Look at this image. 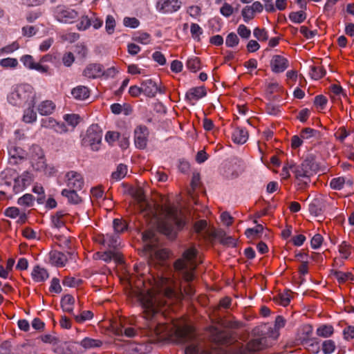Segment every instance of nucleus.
Masks as SVG:
<instances>
[{"instance_id":"1","label":"nucleus","mask_w":354,"mask_h":354,"mask_svg":"<svg viewBox=\"0 0 354 354\" xmlns=\"http://www.w3.org/2000/svg\"><path fill=\"white\" fill-rule=\"evenodd\" d=\"M173 280L167 277H153V281L149 279L147 283L139 281L133 291L139 300L143 310V318L147 321V327L151 334L183 336L185 331L174 324L166 325L158 322L156 317L161 312V307L166 304L165 299H171L177 294L172 288Z\"/></svg>"},{"instance_id":"2","label":"nucleus","mask_w":354,"mask_h":354,"mask_svg":"<svg viewBox=\"0 0 354 354\" xmlns=\"http://www.w3.org/2000/svg\"><path fill=\"white\" fill-rule=\"evenodd\" d=\"M132 194L134 198L141 204V206L146 205L149 210L143 209L145 216L151 214L155 218L158 225V228L160 232L165 234L169 238H173L177 231L180 230L184 225L185 221L181 211L175 207L167 206L161 208L162 218H158L156 209L149 207L145 202V197L143 189L141 187L136 188L133 190Z\"/></svg>"},{"instance_id":"3","label":"nucleus","mask_w":354,"mask_h":354,"mask_svg":"<svg viewBox=\"0 0 354 354\" xmlns=\"http://www.w3.org/2000/svg\"><path fill=\"white\" fill-rule=\"evenodd\" d=\"M37 93L29 84L13 85L6 95L7 102L14 107H23L37 100Z\"/></svg>"},{"instance_id":"4","label":"nucleus","mask_w":354,"mask_h":354,"mask_svg":"<svg viewBox=\"0 0 354 354\" xmlns=\"http://www.w3.org/2000/svg\"><path fill=\"white\" fill-rule=\"evenodd\" d=\"M196 264V251L190 248L184 252L182 259L176 262L174 267L186 281H191L194 279V270Z\"/></svg>"},{"instance_id":"5","label":"nucleus","mask_w":354,"mask_h":354,"mask_svg":"<svg viewBox=\"0 0 354 354\" xmlns=\"http://www.w3.org/2000/svg\"><path fill=\"white\" fill-rule=\"evenodd\" d=\"M30 156L32 166L36 171L43 172L46 176L55 174V168L46 164L44 153L40 147L32 146L30 149Z\"/></svg>"},{"instance_id":"6","label":"nucleus","mask_w":354,"mask_h":354,"mask_svg":"<svg viewBox=\"0 0 354 354\" xmlns=\"http://www.w3.org/2000/svg\"><path fill=\"white\" fill-rule=\"evenodd\" d=\"M102 131L97 124L90 126L82 139V143L85 147H88L92 151H97L100 149Z\"/></svg>"},{"instance_id":"7","label":"nucleus","mask_w":354,"mask_h":354,"mask_svg":"<svg viewBox=\"0 0 354 354\" xmlns=\"http://www.w3.org/2000/svg\"><path fill=\"white\" fill-rule=\"evenodd\" d=\"M318 165L312 157L306 158L300 165H295L293 173L299 180L308 179L316 174Z\"/></svg>"},{"instance_id":"8","label":"nucleus","mask_w":354,"mask_h":354,"mask_svg":"<svg viewBox=\"0 0 354 354\" xmlns=\"http://www.w3.org/2000/svg\"><path fill=\"white\" fill-rule=\"evenodd\" d=\"M78 16L77 11L64 6H59L55 10V17L60 22L72 23Z\"/></svg>"},{"instance_id":"9","label":"nucleus","mask_w":354,"mask_h":354,"mask_svg":"<svg viewBox=\"0 0 354 354\" xmlns=\"http://www.w3.org/2000/svg\"><path fill=\"white\" fill-rule=\"evenodd\" d=\"M181 6L180 0H158L156 8L160 13L167 14L178 11Z\"/></svg>"},{"instance_id":"10","label":"nucleus","mask_w":354,"mask_h":354,"mask_svg":"<svg viewBox=\"0 0 354 354\" xmlns=\"http://www.w3.org/2000/svg\"><path fill=\"white\" fill-rule=\"evenodd\" d=\"M40 127L43 129H52L55 133L62 134L68 131L66 124L59 122L52 117L44 118L40 120Z\"/></svg>"},{"instance_id":"11","label":"nucleus","mask_w":354,"mask_h":354,"mask_svg":"<svg viewBox=\"0 0 354 354\" xmlns=\"http://www.w3.org/2000/svg\"><path fill=\"white\" fill-rule=\"evenodd\" d=\"M271 71L274 73L284 72L289 66V60L282 55H273L270 61Z\"/></svg>"},{"instance_id":"12","label":"nucleus","mask_w":354,"mask_h":354,"mask_svg":"<svg viewBox=\"0 0 354 354\" xmlns=\"http://www.w3.org/2000/svg\"><path fill=\"white\" fill-rule=\"evenodd\" d=\"M149 131L145 126L140 125L134 130V142L137 148L145 149L147 145Z\"/></svg>"},{"instance_id":"13","label":"nucleus","mask_w":354,"mask_h":354,"mask_svg":"<svg viewBox=\"0 0 354 354\" xmlns=\"http://www.w3.org/2000/svg\"><path fill=\"white\" fill-rule=\"evenodd\" d=\"M37 99L33 100L32 103L25 105L23 110L21 120L26 124H32L37 120V113L35 109Z\"/></svg>"},{"instance_id":"14","label":"nucleus","mask_w":354,"mask_h":354,"mask_svg":"<svg viewBox=\"0 0 354 354\" xmlns=\"http://www.w3.org/2000/svg\"><path fill=\"white\" fill-rule=\"evenodd\" d=\"M66 183L68 187L75 190H80L82 188L84 180L82 175L74 171H71L66 174Z\"/></svg>"},{"instance_id":"15","label":"nucleus","mask_w":354,"mask_h":354,"mask_svg":"<svg viewBox=\"0 0 354 354\" xmlns=\"http://www.w3.org/2000/svg\"><path fill=\"white\" fill-rule=\"evenodd\" d=\"M194 230L204 238L213 239V234H211V231H216L217 230L208 225L206 221L201 220L195 223Z\"/></svg>"},{"instance_id":"16","label":"nucleus","mask_w":354,"mask_h":354,"mask_svg":"<svg viewBox=\"0 0 354 354\" xmlns=\"http://www.w3.org/2000/svg\"><path fill=\"white\" fill-rule=\"evenodd\" d=\"M49 263L57 267L64 266L68 261L67 256L59 251H51L48 254Z\"/></svg>"},{"instance_id":"17","label":"nucleus","mask_w":354,"mask_h":354,"mask_svg":"<svg viewBox=\"0 0 354 354\" xmlns=\"http://www.w3.org/2000/svg\"><path fill=\"white\" fill-rule=\"evenodd\" d=\"M142 93L148 97H154L158 92L162 91L158 85L151 80H147L142 83Z\"/></svg>"},{"instance_id":"18","label":"nucleus","mask_w":354,"mask_h":354,"mask_svg":"<svg viewBox=\"0 0 354 354\" xmlns=\"http://www.w3.org/2000/svg\"><path fill=\"white\" fill-rule=\"evenodd\" d=\"M86 77L95 79L102 76L103 67L98 64H92L86 66L83 72Z\"/></svg>"},{"instance_id":"19","label":"nucleus","mask_w":354,"mask_h":354,"mask_svg":"<svg viewBox=\"0 0 354 354\" xmlns=\"http://www.w3.org/2000/svg\"><path fill=\"white\" fill-rule=\"evenodd\" d=\"M94 258L96 259H102L105 262H109L112 259L117 263L122 262L121 255L118 252L106 251L103 252H97L94 254Z\"/></svg>"},{"instance_id":"20","label":"nucleus","mask_w":354,"mask_h":354,"mask_svg":"<svg viewBox=\"0 0 354 354\" xmlns=\"http://www.w3.org/2000/svg\"><path fill=\"white\" fill-rule=\"evenodd\" d=\"M100 243L109 248H117L120 244V240L118 235L115 234H106L102 237H99L97 240Z\"/></svg>"},{"instance_id":"21","label":"nucleus","mask_w":354,"mask_h":354,"mask_svg":"<svg viewBox=\"0 0 354 354\" xmlns=\"http://www.w3.org/2000/svg\"><path fill=\"white\" fill-rule=\"evenodd\" d=\"M32 280L37 283L44 282L49 277L48 270L39 266H35L31 272Z\"/></svg>"},{"instance_id":"22","label":"nucleus","mask_w":354,"mask_h":354,"mask_svg":"<svg viewBox=\"0 0 354 354\" xmlns=\"http://www.w3.org/2000/svg\"><path fill=\"white\" fill-rule=\"evenodd\" d=\"M75 344L80 346L84 350H90L101 347L103 342L99 339H93L87 337L80 342H75Z\"/></svg>"},{"instance_id":"23","label":"nucleus","mask_w":354,"mask_h":354,"mask_svg":"<svg viewBox=\"0 0 354 354\" xmlns=\"http://www.w3.org/2000/svg\"><path fill=\"white\" fill-rule=\"evenodd\" d=\"M211 234H213V239H218L224 245L232 247L236 245V239L232 236H226L225 233L222 230L211 231Z\"/></svg>"},{"instance_id":"24","label":"nucleus","mask_w":354,"mask_h":354,"mask_svg":"<svg viewBox=\"0 0 354 354\" xmlns=\"http://www.w3.org/2000/svg\"><path fill=\"white\" fill-rule=\"evenodd\" d=\"M55 109V104L51 100L42 101L37 106V110L41 115H49L54 112Z\"/></svg>"},{"instance_id":"25","label":"nucleus","mask_w":354,"mask_h":354,"mask_svg":"<svg viewBox=\"0 0 354 354\" xmlns=\"http://www.w3.org/2000/svg\"><path fill=\"white\" fill-rule=\"evenodd\" d=\"M232 138L236 144H244L248 139V132L244 128L236 127L232 133Z\"/></svg>"},{"instance_id":"26","label":"nucleus","mask_w":354,"mask_h":354,"mask_svg":"<svg viewBox=\"0 0 354 354\" xmlns=\"http://www.w3.org/2000/svg\"><path fill=\"white\" fill-rule=\"evenodd\" d=\"M71 95L77 100H85L90 95V91L85 86H77L71 90Z\"/></svg>"},{"instance_id":"27","label":"nucleus","mask_w":354,"mask_h":354,"mask_svg":"<svg viewBox=\"0 0 354 354\" xmlns=\"http://www.w3.org/2000/svg\"><path fill=\"white\" fill-rule=\"evenodd\" d=\"M353 184L352 180L349 178L338 177L331 180L330 185L332 189L339 190L345 187H351Z\"/></svg>"},{"instance_id":"28","label":"nucleus","mask_w":354,"mask_h":354,"mask_svg":"<svg viewBox=\"0 0 354 354\" xmlns=\"http://www.w3.org/2000/svg\"><path fill=\"white\" fill-rule=\"evenodd\" d=\"M205 94L206 93L203 87H196L189 89L186 93L185 97L188 101L192 102L201 99Z\"/></svg>"},{"instance_id":"29","label":"nucleus","mask_w":354,"mask_h":354,"mask_svg":"<svg viewBox=\"0 0 354 354\" xmlns=\"http://www.w3.org/2000/svg\"><path fill=\"white\" fill-rule=\"evenodd\" d=\"M74 304L75 298L70 295L64 296L61 300V305L63 310L71 314L73 312Z\"/></svg>"},{"instance_id":"30","label":"nucleus","mask_w":354,"mask_h":354,"mask_svg":"<svg viewBox=\"0 0 354 354\" xmlns=\"http://www.w3.org/2000/svg\"><path fill=\"white\" fill-rule=\"evenodd\" d=\"M285 324V319L281 316H277L274 322V327L270 331V337H271L273 339H277L279 335V330L281 328H283Z\"/></svg>"},{"instance_id":"31","label":"nucleus","mask_w":354,"mask_h":354,"mask_svg":"<svg viewBox=\"0 0 354 354\" xmlns=\"http://www.w3.org/2000/svg\"><path fill=\"white\" fill-rule=\"evenodd\" d=\"M266 339L264 337L257 338L252 340L248 345V349L251 351H257L266 346Z\"/></svg>"},{"instance_id":"32","label":"nucleus","mask_w":354,"mask_h":354,"mask_svg":"<svg viewBox=\"0 0 354 354\" xmlns=\"http://www.w3.org/2000/svg\"><path fill=\"white\" fill-rule=\"evenodd\" d=\"M62 195L67 198L68 202L71 203L78 204L81 201V198L74 189L73 190L64 189L62 192Z\"/></svg>"},{"instance_id":"33","label":"nucleus","mask_w":354,"mask_h":354,"mask_svg":"<svg viewBox=\"0 0 354 354\" xmlns=\"http://www.w3.org/2000/svg\"><path fill=\"white\" fill-rule=\"evenodd\" d=\"M334 328L332 325L323 324L317 328V335L322 337H328L333 335Z\"/></svg>"},{"instance_id":"34","label":"nucleus","mask_w":354,"mask_h":354,"mask_svg":"<svg viewBox=\"0 0 354 354\" xmlns=\"http://www.w3.org/2000/svg\"><path fill=\"white\" fill-rule=\"evenodd\" d=\"M127 174V167L120 164L115 171L112 173L111 177L114 180L118 181L122 179Z\"/></svg>"},{"instance_id":"35","label":"nucleus","mask_w":354,"mask_h":354,"mask_svg":"<svg viewBox=\"0 0 354 354\" xmlns=\"http://www.w3.org/2000/svg\"><path fill=\"white\" fill-rule=\"evenodd\" d=\"M35 198L30 194H26L18 198L17 204L24 207H32L34 204Z\"/></svg>"},{"instance_id":"36","label":"nucleus","mask_w":354,"mask_h":354,"mask_svg":"<svg viewBox=\"0 0 354 354\" xmlns=\"http://www.w3.org/2000/svg\"><path fill=\"white\" fill-rule=\"evenodd\" d=\"M133 39L135 41L140 43L143 45L149 44L151 42V36L149 34L144 32H137L134 33Z\"/></svg>"},{"instance_id":"37","label":"nucleus","mask_w":354,"mask_h":354,"mask_svg":"<svg viewBox=\"0 0 354 354\" xmlns=\"http://www.w3.org/2000/svg\"><path fill=\"white\" fill-rule=\"evenodd\" d=\"M323 206L319 199H315L309 205V211L311 214L318 216L323 212Z\"/></svg>"},{"instance_id":"38","label":"nucleus","mask_w":354,"mask_h":354,"mask_svg":"<svg viewBox=\"0 0 354 354\" xmlns=\"http://www.w3.org/2000/svg\"><path fill=\"white\" fill-rule=\"evenodd\" d=\"M18 64L19 62L16 58L7 57L0 59V66L3 68H15Z\"/></svg>"},{"instance_id":"39","label":"nucleus","mask_w":354,"mask_h":354,"mask_svg":"<svg viewBox=\"0 0 354 354\" xmlns=\"http://www.w3.org/2000/svg\"><path fill=\"white\" fill-rule=\"evenodd\" d=\"M116 21L112 15H107L105 21V30L108 35H112L115 32Z\"/></svg>"},{"instance_id":"40","label":"nucleus","mask_w":354,"mask_h":354,"mask_svg":"<svg viewBox=\"0 0 354 354\" xmlns=\"http://www.w3.org/2000/svg\"><path fill=\"white\" fill-rule=\"evenodd\" d=\"M291 295L292 292L287 290L280 294L279 297L276 298V301L283 306H287L290 302L292 298Z\"/></svg>"},{"instance_id":"41","label":"nucleus","mask_w":354,"mask_h":354,"mask_svg":"<svg viewBox=\"0 0 354 354\" xmlns=\"http://www.w3.org/2000/svg\"><path fill=\"white\" fill-rule=\"evenodd\" d=\"M318 135V131L311 128L304 129L300 133V136L304 140H308L313 138H317Z\"/></svg>"},{"instance_id":"42","label":"nucleus","mask_w":354,"mask_h":354,"mask_svg":"<svg viewBox=\"0 0 354 354\" xmlns=\"http://www.w3.org/2000/svg\"><path fill=\"white\" fill-rule=\"evenodd\" d=\"M351 246L346 241H342L339 245V252L342 259H346L351 254Z\"/></svg>"},{"instance_id":"43","label":"nucleus","mask_w":354,"mask_h":354,"mask_svg":"<svg viewBox=\"0 0 354 354\" xmlns=\"http://www.w3.org/2000/svg\"><path fill=\"white\" fill-rule=\"evenodd\" d=\"M187 68L193 72H196L201 68L200 60L198 57H192L189 58L186 63Z\"/></svg>"},{"instance_id":"44","label":"nucleus","mask_w":354,"mask_h":354,"mask_svg":"<svg viewBox=\"0 0 354 354\" xmlns=\"http://www.w3.org/2000/svg\"><path fill=\"white\" fill-rule=\"evenodd\" d=\"M289 18L292 22L300 24L306 19V15L304 10H300L290 13Z\"/></svg>"},{"instance_id":"45","label":"nucleus","mask_w":354,"mask_h":354,"mask_svg":"<svg viewBox=\"0 0 354 354\" xmlns=\"http://www.w3.org/2000/svg\"><path fill=\"white\" fill-rule=\"evenodd\" d=\"M63 118L73 129L80 122V117L76 114H66L64 115Z\"/></svg>"},{"instance_id":"46","label":"nucleus","mask_w":354,"mask_h":354,"mask_svg":"<svg viewBox=\"0 0 354 354\" xmlns=\"http://www.w3.org/2000/svg\"><path fill=\"white\" fill-rule=\"evenodd\" d=\"M19 45L17 41L12 42L11 44L7 45L0 48V57L4 55L11 54L17 49H19Z\"/></svg>"},{"instance_id":"47","label":"nucleus","mask_w":354,"mask_h":354,"mask_svg":"<svg viewBox=\"0 0 354 354\" xmlns=\"http://www.w3.org/2000/svg\"><path fill=\"white\" fill-rule=\"evenodd\" d=\"M185 354H209V353L202 350L198 344L192 343L186 347Z\"/></svg>"},{"instance_id":"48","label":"nucleus","mask_w":354,"mask_h":354,"mask_svg":"<svg viewBox=\"0 0 354 354\" xmlns=\"http://www.w3.org/2000/svg\"><path fill=\"white\" fill-rule=\"evenodd\" d=\"M335 343L331 339L325 340L322 343V349L324 354H331L335 349Z\"/></svg>"},{"instance_id":"49","label":"nucleus","mask_w":354,"mask_h":354,"mask_svg":"<svg viewBox=\"0 0 354 354\" xmlns=\"http://www.w3.org/2000/svg\"><path fill=\"white\" fill-rule=\"evenodd\" d=\"M296 258L298 261L302 262V264L299 266V272L301 274H306L308 272V261L306 260V255L304 254H298L296 255Z\"/></svg>"},{"instance_id":"50","label":"nucleus","mask_w":354,"mask_h":354,"mask_svg":"<svg viewBox=\"0 0 354 354\" xmlns=\"http://www.w3.org/2000/svg\"><path fill=\"white\" fill-rule=\"evenodd\" d=\"M239 43V39L234 32H230L227 35L225 39L227 46L232 48L237 46Z\"/></svg>"},{"instance_id":"51","label":"nucleus","mask_w":354,"mask_h":354,"mask_svg":"<svg viewBox=\"0 0 354 354\" xmlns=\"http://www.w3.org/2000/svg\"><path fill=\"white\" fill-rule=\"evenodd\" d=\"M263 227L261 225H257L254 228H248L245 230V235L248 238L253 239L256 237L259 234L261 233Z\"/></svg>"},{"instance_id":"52","label":"nucleus","mask_w":354,"mask_h":354,"mask_svg":"<svg viewBox=\"0 0 354 354\" xmlns=\"http://www.w3.org/2000/svg\"><path fill=\"white\" fill-rule=\"evenodd\" d=\"M253 35L260 41H266L268 39V35L266 30L261 29L259 28H256L254 29Z\"/></svg>"},{"instance_id":"53","label":"nucleus","mask_w":354,"mask_h":354,"mask_svg":"<svg viewBox=\"0 0 354 354\" xmlns=\"http://www.w3.org/2000/svg\"><path fill=\"white\" fill-rule=\"evenodd\" d=\"M20 60L23 63L24 66L30 70H32L36 64V62H34L32 56L29 55L22 56Z\"/></svg>"},{"instance_id":"54","label":"nucleus","mask_w":354,"mask_h":354,"mask_svg":"<svg viewBox=\"0 0 354 354\" xmlns=\"http://www.w3.org/2000/svg\"><path fill=\"white\" fill-rule=\"evenodd\" d=\"M234 12L233 7L228 3L225 2L220 8V13L225 17H230Z\"/></svg>"},{"instance_id":"55","label":"nucleus","mask_w":354,"mask_h":354,"mask_svg":"<svg viewBox=\"0 0 354 354\" xmlns=\"http://www.w3.org/2000/svg\"><path fill=\"white\" fill-rule=\"evenodd\" d=\"M241 15L245 22L248 23L249 21L252 19L254 17V13L250 8V6H245L241 11Z\"/></svg>"},{"instance_id":"56","label":"nucleus","mask_w":354,"mask_h":354,"mask_svg":"<svg viewBox=\"0 0 354 354\" xmlns=\"http://www.w3.org/2000/svg\"><path fill=\"white\" fill-rule=\"evenodd\" d=\"M148 247L151 250V252H154L156 257L161 261L166 259L169 257V252L165 249L157 250L153 251L152 249L153 246L151 245L150 243H149Z\"/></svg>"},{"instance_id":"57","label":"nucleus","mask_w":354,"mask_h":354,"mask_svg":"<svg viewBox=\"0 0 354 354\" xmlns=\"http://www.w3.org/2000/svg\"><path fill=\"white\" fill-rule=\"evenodd\" d=\"M91 25V21L87 16H83L80 21L77 24V28L80 30H85Z\"/></svg>"},{"instance_id":"58","label":"nucleus","mask_w":354,"mask_h":354,"mask_svg":"<svg viewBox=\"0 0 354 354\" xmlns=\"http://www.w3.org/2000/svg\"><path fill=\"white\" fill-rule=\"evenodd\" d=\"M237 33L243 39H248L250 37L251 31L243 24H241L238 26Z\"/></svg>"},{"instance_id":"59","label":"nucleus","mask_w":354,"mask_h":354,"mask_svg":"<svg viewBox=\"0 0 354 354\" xmlns=\"http://www.w3.org/2000/svg\"><path fill=\"white\" fill-rule=\"evenodd\" d=\"M325 75V71L320 66H313L311 69L310 75L312 78L318 80Z\"/></svg>"},{"instance_id":"60","label":"nucleus","mask_w":354,"mask_h":354,"mask_svg":"<svg viewBox=\"0 0 354 354\" xmlns=\"http://www.w3.org/2000/svg\"><path fill=\"white\" fill-rule=\"evenodd\" d=\"M123 24L126 27L136 28L139 26L140 22L135 17H124L123 19Z\"/></svg>"},{"instance_id":"61","label":"nucleus","mask_w":354,"mask_h":354,"mask_svg":"<svg viewBox=\"0 0 354 354\" xmlns=\"http://www.w3.org/2000/svg\"><path fill=\"white\" fill-rule=\"evenodd\" d=\"M19 177L21 178V180L23 181L24 185H25L26 187L31 184L34 179L32 174L28 171L23 172L20 176H19Z\"/></svg>"},{"instance_id":"62","label":"nucleus","mask_w":354,"mask_h":354,"mask_svg":"<svg viewBox=\"0 0 354 354\" xmlns=\"http://www.w3.org/2000/svg\"><path fill=\"white\" fill-rule=\"evenodd\" d=\"M127 228V225L122 220L115 218L113 220V229L116 233L122 232Z\"/></svg>"},{"instance_id":"63","label":"nucleus","mask_w":354,"mask_h":354,"mask_svg":"<svg viewBox=\"0 0 354 354\" xmlns=\"http://www.w3.org/2000/svg\"><path fill=\"white\" fill-rule=\"evenodd\" d=\"M26 188V185H24L23 181L21 180V178L19 176L15 179L13 185V191L15 192V193L18 194L19 192H21Z\"/></svg>"},{"instance_id":"64","label":"nucleus","mask_w":354,"mask_h":354,"mask_svg":"<svg viewBox=\"0 0 354 354\" xmlns=\"http://www.w3.org/2000/svg\"><path fill=\"white\" fill-rule=\"evenodd\" d=\"M93 315L91 311L86 310L83 311L82 314L79 315H75V318L78 322H83L86 320H90L92 319Z\"/></svg>"}]
</instances>
